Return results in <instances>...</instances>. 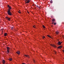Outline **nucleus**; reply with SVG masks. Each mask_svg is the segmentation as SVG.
<instances>
[{"mask_svg":"<svg viewBox=\"0 0 64 64\" xmlns=\"http://www.w3.org/2000/svg\"><path fill=\"white\" fill-rule=\"evenodd\" d=\"M7 51L8 53H9V50L10 49V48L8 47H7Z\"/></svg>","mask_w":64,"mask_h":64,"instance_id":"3","label":"nucleus"},{"mask_svg":"<svg viewBox=\"0 0 64 64\" xmlns=\"http://www.w3.org/2000/svg\"><path fill=\"white\" fill-rule=\"evenodd\" d=\"M62 46H60L58 48V49L59 48H60V49H61V48H62Z\"/></svg>","mask_w":64,"mask_h":64,"instance_id":"9","label":"nucleus"},{"mask_svg":"<svg viewBox=\"0 0 64 64\" xmlns=\"http://www.w3.org/2000/svg\"><path fill=\"white\" fill-rule=\"evenodd\" d=\"M36 7H38V6H37Z\"/></svg>","mask_w":64,"mask_h":64,"instance_id":"30","label":"nucleus"},{"mask_svg":"<svg viewBox=\"0 0 64 64\" xmlns=\"http://www.w3.org/2000/svg\"><path fill=\"white\" fill-rule=\"evenodd\" d=\"M25 2H26L25 4H26V3H29L30 2V0H28L27 2V0H26L25 1Z\"/></svg>","mask_w":64,"mask_h":64,"instance_id":"2","label":"nucleus"},{"mask_svg":"<svg viewBox=\"0 0 64 64\" xmlns=\"http://www.w3.org/2000/svg\"><path fill=\"white\" fill-rule=\"evenodd\" d=\"M19 11H20V10H19Z\"/></svg>","mask_w":64,"mask_h":64,"instance_id":"32","label":"nucleus"},{"mask_svg":"<svg viewBox=\"0 0 64 64\" xmlns=\"http://www.w3.org/2000/svg\"><path fill=\"white\" fill-rule=\"evenodd\" d=\"M56 34H58V33H59V32L58 31H56Z\"/></svg>","mask_w":64,"mask_h":64,"instance_id":"12","label":"nucleus"},{"mask_svg":"<svg viewBox=\"0 0 64 64\" xmlns=\"http://www.w3.org/2000/svg\"><path fill=\"white\" fill-rule=\"evenodd\" d=\"M62 51H63V52H64V50H63Z\"/></svg>","mask_w":64,"mask_h":64,"instance_id":"25","label":"nucleus"},{"mask_svg":"<svg viewBox=\"0 0 64 64\" xmlns=\"http://www.w3.org/2000/svg\"><path fill=\"white\" fill-rule=\"evenodd\" d=\"M61 43H62V42H58V45H60L61 44Z\"/></svg>","mask_w":64,"mask_h":64,"instance_id":"4","label":"nucleus"},{"mask_svg":"<svg viewBox=\"0 0 64 64\" xmlns=\"http://www.w3.org/2000/svg\"><path fill=\"white\" fill-rule=\"evenodd\" d=\"M27 13H28V14H29V12H28V11H27Z\"/></svg>","mask_w":64,"mask_h":64,"instance_id":"22","label":"nucleus"},{"mask_svg":"<svg viewBox=\"0 0 64 64\" xmlns=\"http://www.w3.org/2000/svg\"><path fill=\"white\" fill-rule=\"evenodd\" d=\"M16 53L19 55V54H20V52L19 51H17V52H16Z\"/></svg>","mask_w":64,"mask_h":64,"instance_id":"7","label":"nucleus"},{"mask_svg":"<svg viewBox=\"0 0 64 64\" xmlns=\"http://www.w3.org/2000/svg\"><path fill=\"white\" fill-rule=\"evenodd\" d=\"M50 36L49 35H47V36H48V37H49Z\"/></svg>","mask_w":64,"mask_h":64,"instance_id":"24","label":"nucleus"},{"mask_svg":"<svg viewBox=\"0 0 64 64\" xmlns=\"http://www.w3.org/2000/svg\"><path fill=\"white\" fill-rule=\"evenodd\" d=\"M38 7L40 9V7Z\"/></svg>","mask_w":64,"mask_h":64,"instance_id":"29","label":"nucleus"},{"mask_svg":"<svg viewBox=\"0 0 64 64\" xmlns=\"http://www.w3.org/2000/svg\"><path fill=\"white\" fill-rule=\"evenodd\" d=\"M52 26H53V25H52Z\"/></svg>","mask_w":64,"mask_h":64,"instance_id":"31","label":"nucleus"},{"mask_svg":"<svg viewBox=\"0 0 64 64\" xmlns=\"http://www.w3.org/2000/svg\"><path fill=\"white\" fill-rule=\"evenodd\" d=\"M44 38H45V36H42L43 39H44Z\"/></svg>","mask_w":64,"mask_h":64,"instance_id":"18","label":"nucleus"},{"mask_svg":"<svg viewBox=\"0 0 64 64\" xmlns=\"http://www.w3.org/2000/svg\"><path fill=\"white\" fill-rule=\"evenodd\" d=\"M55 19H54L53 18L52 20V22H55Z\"/></svg>","mask_w":64,"mask_h":64,"instance_id":"11","label":"nucleus"},{"mask_svg":"<svg viewBox=\"0 0 64 64\" xmlns=\"http://www.w3.org/2000/svg\"><path fill=\"white\" fill-rule=\"evenodd\" d=\"M53 23H54V22H53L52 23V24H53Z\"/></svg>","mask_w":64,"mask_h":64,"instance_id":"27","label":"nucleus"},{"mask_svg":"<svg viewBox=\"0 0 64 64\" xmlns=\"http://www.w3.org/2000/svg\"><path fill=\"white\" fill-rule=\"evenodd\" d=\"M54 53H55V54H56V51H55V50H54Z\"/></svg>","mask_w":64,"mask_h":64,"instance_id":"15","label":"nucleus"},{"mask_svg":"<svg viewBox=\"0 0 64 64\" xmlns=\"http://www.w3.org/2000/svg\"><path fill=\"white\" fill-rule=\"evenodd\" d=\"M6 35H7V33H6L4 34V36H6Z\"/></svg>","mask_w":64,"mask_h":64,"instance_id":"13","label":"nucleus"},{"mask_svg":"<svg viewBox=\"0 0 64 64\" xmlns=\"http://www.w3.org/2000/svg\"><path fill=\"white\" fill-rule=\"evenodd\" d=\"M5 60H3V62H2L4 64V63H5Z\"/></svg>","mask_w":64,"mask_h":64,"instance_id":"14","label":"nucleus"},{"mask_svg":"<svg viewBox=\"0 0 64 64\" xmlns=\"http://www.w3.org/2000/svg\"><path fill=\"white\" fill-rule=\"evenodd\" d=\"M18 13H21V12H20V11L18 12Z\"/></svg>","mask_w":64,"mask_h":64,"instance_id":"23","label":"nucleus"},{"mask_svg":"<svg viewBox=\"0 0 64 64\" xmlns=\"http://www.w3.org/2000/svg\"><path fill=\"white\" fill-rule=\"evenodd\" d=\"M33 27L34 28H36V27H35V26L34 25V26H33Z\"/></svg>","mask_w":64,"mask_h":64,"instance_id":"20","label":"nucleus"},{"mask_svg":"<svg viewBox=\"0 0 64 64\" xmlns=\"http://www.w3.org/2000/svg\"><path fill=\"white\" fill-rule=\"evenodd\" d=\"M50 3H53V1L52 0H51L50 1Z\"/></svg>","mask_w":64,"mask_h":64,"instance_id":"17","label":"nucleus"},{"mask_svg":"<svg viewBox=\"0 0 64 64\" xmlns=\"http://www.w3.org/2000/svg\"><path fill=\"white\" fill-rule=\"evenodd\" d=\"M42 27L43 28H45V26H44V25L42 26Z\"/></svg>","mask_w":64,"mask_h":64,"instance_id":"16","label":"nucleus"},{"mask_svg":"<svg viewBox=\"0 0 64 64\" xmlns=\"http://www.w3.org/2000/svg\"><path fill=\"white\" fill-rule=\"evenodd\" d=\"M8 60H9V61H11L12 60V58H9Z\"/></svg>","mask_w":64,"mask_h":64,"instance_id":"10","label":"nucleus"},{"mask_svg":"<svg viewBox=\"0 0 64 64\" xmlns=\"http://www.w3.org/2000/svg\"><path fill=\"white\" fill-rule=\"evenodd\" d=\"M33 61L34 62H35V60H33Z\"/></svg>","mask_w":64,"mask_h":64,"instance_id":"26","label":"nucleus"},{"mask_svg":"<svg viewBox=\"0 0 64 64\" xmlns=\"http://www.w3.org/2000/svg\"><path fill=\"white\" fill-rule=\"evenodd\" d=\"M24 55V56H26V57L29 58V56L28 55Z\"/></svg>","mask_w":64,"mask_h":64,"instance_id":"8","label":"nucleus"},{"mask_svg":"<svg viewBox=\"0 0 64 64\" xmlns=\"http://www.w3.org/2000/svg\"><path fill=\"white\" fill-rule=\"evenodd\" d=\"M50 46H52V47H56V46L54 44H50Z\"/></svg>","mask_w":64,"mask_h":64,"instance_id":"6","label":"nucleus"},{"mask_svg":"<svg viewBox=\"0 0 64 64\" xmlns=\"http://www.w3.org/2000/svg\"><path fill=\"white\" fill-rule=\"evenodd\" d=\"M6 19H7L8 20V21H10V20L11 19V18H9L7 16L6 17Z\"/></svg>","mask_w":64,"mask_h":64,"instance_id":"5","label":"nucleus"},{"mask_svg":"<svg viewBox=\"0 0 64 64\" xmlns=\"http://www.w3.org/2000/svg\"><path fill=\"white\" fill-rule=\"evenodd\" d=\"M8 6L9 8L7 12L8 13L9 15H11V12H10V9H11V7L9 5H8Z\"/></svg>","mask_w":64,"mask_h":64,"instance_id":"1","label":"nucleus"},{"mask_svg":"<svg viewBox=\"0 0 64 64\" xmlns=\"http://www.w3.org/2000/svg\"><path fill=\"white\" fill-rule=\"evenodd\" d=\"M54 25H56V22H54Z\"/></svg>","mask_w":64,"mask_h":64,"instance_id":"21","label":"nucleus"},{"mask_svg":"<svg viewBox=\"0 0 64 64\" xmlns=\"http://www.w3.org/2000/svg\"><path fill=\"white\" fill-rule=\"evenodd\" d=\"M48 37H49L50 38H52V37H51V36H50Z\"/></svg>","mask_w":64,"mask_h":64,"instance_id":"19","label":"nucleus"},{"mask_svg":"<svg viewBox=\"0 0 64 64\" xmlns=\"http://www.w3.org/2000/svg\"><path fill=\"white\" fill-rule=\"evenodd\" d=\"M11 28H12V29H13V27H12Z\"/></svg>","mask_w":64,"mask_h":64,"instance_id":"28","label":"nucleus"}]
</instances>
